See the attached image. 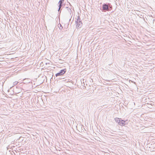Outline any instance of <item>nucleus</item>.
Listing matches in <instances>:
<instances>
[{"mask_svg":"<svg viewBox=\"0 0 155 155\" xmlns=\"http://www.w3.org/2000/svg\"><path fill=\"white\" fill-rule=\"evenodd\" d=\"M110 7L108 6L107 4L104 3L102 6V8L101 10L102 12H106L107 11H109L110 10Z\"/></svg>","mask_w":155,"mask_h":155,"instance_id":"f03ea898","label":"nucleus"},{"mask_svg":"<svg viewBox=\"0 0 155 155\" xmlns=\"http://www.w3.org/2000/svg\"><path fill=\"white\" fill-rule=\"evenodd\" d=\"M64 2V0H60L58 3V4H63Z\"/></svg>","mask_w":155,"mask_h":155,"instance_id":"9b49d317","label":"nucleus"},{"mask_svg":"<svg viewBox=\"0 0 155 155\" xmlns=\"http://www.w3.org/2000/svg\"><path fill=\"white\" fill-rule=\"evenodd\" d=\"M114 120L116 122L118 123L119 125H121V120L122 119L121 118L116 117L114 118Z\"/></svg>","mask_w":155,"mask_h":155,"instance_id":"423d86ee","label":"nucleus"},{"mask_svg":"<svg viewBox=\"0 0 155 155\" xmlns=\"http://www.w3.org/2000/svg\"><path fill=\"white\" fill-rule=\"evenodd\" d=\"M18 83V82L17 81H15V82H13V84L14 85H15Z\"/></svg>","mask_w":155,"mask_h":155,"instance_id":"f8f14e48","label":"nucleus"},{"mask_svg":"<svg viewBox=\"0 0 155 155\" xmlns=\"http://www.w3.org/2000/svg\"><path fill=\"white\" fill-rule=\"evenodd\" d=\"M67 69L66 68L64 69L61 70L59 72L55 74V76L57 77L59 76L65 74L66 71Z\"/></svg>","mask_w":155,"mask_h":155,"instance_id":"7ed1b4c3","label":"nucleus"},{"mask_svg":"<svg viewBox=\"0 0 155 155\" xmlns=\"http://www.w3.org/2000/svg\"><path fill=\"white\" fill-rule=\"evenodd\" d=\"M65 11L67 12L69 14H71V8L69 7H65Z\"/></svg>","mask_w":155,"mask_h":155,"instance_id":"0eeeda50","label":"nucleus"},{"mask_svg":"<svg viewBox=\"0 0 155 155\" xmlns=\"http://www.w3.org/2000/svg\"><path fill=\"white\" fill-rule=\"evenodd\" d=\"M107 135H109L111 136H113V135L114 134L112 132H108L107 134Z\"/></svg>","mask_w":155,"mask_h":155,"instance_id":"9d476101","label":"nucleus"},{"mask_svg":"<svg viewBox=\"0 0 155 155\" xmlns=\"http://www.w3.org/2000/svg\"><path fill=\"white\" fill-rule=\"evenodd\" d=\"M121 126H122L123 125H124L126 124H127V120H121Z\"/></svg>","mask_w":155,"mask_h":155,"instance_id":"6e6552de","label":"nucleus"},{"mask_svg":"<svg viewBox=\"0 0 155 155\" xmlns=\"http://www.w3.org/2000/svg\"><path fill=\"white\" fill-rule=\"evenodd\" d=\"M58 4V7H59L58 9V12H59V14H60L61 12V11H60V8H61L63 4Z\"/></svg>","mask_w":155,"mask_h":155,"instance_id":"1a4fd4ad","label":"nucleus"},{"mask_svg":"<svg viewBox=\"0 0 155 155\" xmlns=\"http://www.w3.org/2000/svg\"><path fill=\"white\" fill-rule=\"evenodd\" d=\"M149 21L150 22V23H149L153 27H155V18H151Z\"/></svg>","mask_w":155,"mask_h":155,"instance_id":"20e7f679","label":"nucleus"},{"mask_svg":"<svg viewBox=\"0 0 155 155\" xmlns=\"http://www.w3.org/2000/svg\"><path fill=\"white\" fill-rule=\"evenodd\" d=\"M75 23L76 24L77 28H79L82 26L83 24L81 20V18L79 16L78 17L76 21H75Z\"/></svg>","mask_w":155,"mask_h":155,"instance_id":"f257e3e1","label":"nucleus"},{"mask_svg":"<svg viewBox=\"0 0 155 155\" xmlns=\"http://www.w3.org/2000/svg\"><path fill=\"white\" fill-rule=\"evenodd\" d=\"M59 27L60 29H62L63 28V27L61 24H60V26Z\"/></svg>","mask_w":155,"mask_h":155,"instance_id":"ddd939ff","label":"nucleus"},{"mask_svg":"<svg viewBox=\"0 0 155 155\" xmlns=\"http://www.w3.org/2000/svg\"><path fill=\"white\" fill-rule=\"evenodd\" d=\"M23 83L24 84H27L31 82L32 83L31 80L28 78L24 79L23 80Z\"/></svg>","mask_w":155,"mask_h":155,"instance_id":"39448f33","label":"nucleus"}]
</instances>
